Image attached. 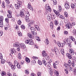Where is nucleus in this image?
I'll return each instance as SVG.
<instances>
[{"instance_id":"f8f14e48","label":"nucleus","mask_w":76,"mask_h":76,"mask_svg":"<svg viewBox=\"0 0 76 76\" xmlns=\"http://www.w3.org/2000/svg\"><path fill=\"white\" fill-rule=\"evenodd\" d=\"M28 8L29 9L31 10H33V8H32V7L31 6V3H29L28 5Z\"/></svg>"},{"instance_id":"603ef678","label":"nucleus","mask_w":76,"mask_h":76,"mask_svg":"<svg viewBox=\"0 0 76 76\" xmlns=\"http://www.w3.org/2000/svg\"><path fill=\"white\" fill-rule=\"evenodd\" d=\"M53 67L55 69H57V66H56V64L55 63H53Z\"/></svg>"},{"instance_id":"a18cd8bd","label":"nucleus","mask_w":76,"mask_h":76,"mask_svg":"<svg viewBox=\"0 0 76 76\" xmlns=\"http://www.w3.org/2000/svg\"><path fill=\"white\" fill-rule=\"evenodd\" d=\"M27 35H28V36L29 37H30V38H32V34H31L30 33H28Z\"/></svg>"},{"instance_id":"0eeeda50","label":"nucleus","mask_w":76,"mask_h":76,"mask_svg":"<svg viewBox=\"0 0 76 76\" xmlns=\"http://www.w3.org/2000/svg\"><path fill=\"white\" fill-rule=\"evenodd\" d=\"M65 7L67 9H69L70 8V5H69V3L66 2L65 3Z\"/></svg>"},{"instance_id":"e2e57ef3","label":"nucleus","mask_w":76,"mask_h":76,"mask_svg":"<svg viewBox=\"0 0 76 76\" xmlns=\"http://www.w3.org/2000/svg\"><path fill=\"white\" fill-rule=\"evenodd\" d=\"M5 20L6 22L7 23H9V18H6L5 19Z\"/></svg>"},{"instance_id":"c9c22d12","label":"nucleus","mask_w":76,"mask_h":76,"mask_svg":"<svg viewBox=\"0 0 76 76\" xmlns=\"http://www.w3.org/2000/svg\"><path fill=\"white\" fill-rule=\"evenodd\" d=\"M25 60L26 62H27V63H29V62H30L29 58H26Z\"/></svg>"},{"instance_id":"ea45409f","label":"nucleus","mask_w":76,"mask_h":76,"mask_svg":"<svg viewBox=\"0 0 76 76\" xmlns=\"http://www.w3.org/2000/svg\"><path fill=\"white\" fill-rule=\"evenodd\" d=\"M50 28H53V23L51 22L50 23Z\"/></svg>"},{"instance_id":"393cba45","label":"nucleus","mask_w":76,"mask_h":76,"mask_svg":"<svg viewBox=\"0 0 76 76\" xmlns=\"http://www.w3.org/2000/svg\"><path fill=\"white\" fill-rule=\"evenodd\" d=\"M45 41H46V42L45 43V44H46V45H48V44H49V43H50V42H48V40L47 38H46Z\"/></svg>"},{"instance_id":"864d4df0","label":"nucleus","mask_w":76,"mask_h":76,"mask_svg":"<svg viewBox=\"0 0 76 76\" xmlns=\"http://www.w3.org/2000/svg\"><path fill=\"white\" fill-rule=\"evenodd\" d=\"M18 25H21V23H22V22H21V21L18 20Z\"/></svg>"},{"instance_id":"6ab92c4d","label":"nucleus","mask_w":76,"mask_h":76,"mask_svg":"<svg viewBox=\"0 0 76 76\" xmlns=\"http://www.w3.org/2000/svg\"><path fill=\"white\" fill-rule=\"evenodd\" d=\"M71 6L72 9H74L76 7V4H71Z\"/></svg>"},{"instance_id":"79ce46f5","label":"nucleus","mask_w":76,"mask_h":76,"mask_svg":"<svg viewBox=\"0 0 76 76\" xmlns=\"http://www.w3.org/2000/svg\"><path fill=\"white\" fill-rule=\"evenodd\" d=\"M36 39L37 40L39 41H40V38H39V36H36Z\"/></svg>"},{"instance_id":"7ed1b4c3","label":"nucleus","mask_w":76,"mask_h":76,"mask_svg":"<svg viewBox=\"0 0 76 76\" xmlns=\"http://www.w3.org/2000/svg\"><path fill=\"white\" fill-rule=\"evenodd\" d=\"M26 44H28L29 45H33L34 44V42L32 41V40L31 39H29V40H26L25 41Z\"/></svg>"},{"instance_id":"cd10ccee","label":"nucleus","mask_w":76,"mask_h":76,"mask_svg":"<svg viewBox=\"0 0 76 76\" xmlns=\"http://www.w3.org/2000/svg\"><path fill=\"white\" fill-rule=\"evenodd\" d=\"M60 51L61 54H62V55H64V49H62Z\"/></svg>"},{"instance_id":"de8ad7c7","label":"nucleus","mask_w":76,"mask_h":76,"mask_svg":"<svg viewBox=\"0 0 76 76\" xmlns=\"http://www.w3.org/2000/svg\"><path fill=\"white\" fill-rule=\"evenodd\" d=\"M38 63L40 65H42V61L40 60H38Z\"/></svg>"},{"instance_id":"e433bc0d","label":"nucleus","mask_w":76,"mask_h":76,"mask_svg":"<svg viewBox=\"0 0 76 76\" xmlns=\"http://www.w3.org/2000/svg\"><path fill=\"white\" fill-rule=\"evenodd\" d=\"M1 76H4V75H5L6 74V73L5 72H4V71L2 72V73H1Z\"/></svg>"},{"instance_id":"0e129e2a","label":"nucleus","mask_w":76,"mask_h":76,"mask_svg":"<svg viewBox=\"0 0 76 76\" xmlns=\"http://www.w3.org/2000/svg\"><path fill=\"white\" fill-rule=\"evenodd\" d=\"M31 25H32V23H28V28H29L30 27H31Z\"/></svg>"},{"instance_id":"c03bdc74","label":"nucleus","mask_w":76,"mask_h":76,"mask_svg":"<svg viewBox=\"0 0 76 76\" xmlns=\"http://www.w3.org/2000/svg\"><path fill=\"white\" fill-rule=\"evenodd\" d=\"M68 40L67 39H65L64 40V44H66V43H67V42H68Z\"/></svg>"},{"instance_id":"f704fd0d","label":"nucleus","mask_w":76,"mask_h":76,"mask_svg":"<svg viewBox=\"0 0 76 76\" xmlns=\"http://www.w3.org/2000/svg\"><path fill=\"white\" fill-rule=\"evenodd\" d=\"M5 61H5V59H1V64H4V63H5Z\"/></svg>"},{"instance_id":"5fc2aeb1","label":"nucleus","mask_w":76,"mask_h":76,"mask_svg":"<svg viewBox=\"0 0 76 76\" xmlns=\"http://www.w3.org/2000/svg\"><path fill=\"white\" fill-rule=\"evenodd\" d=\"M31 63H32V64H35V63H36V61L35 60H34L31 61Z\"/></svg>"},{"instance_id":"dca6fc26","label":"nucleus","mask_w":76,"mask_h":76,"mask_svg":"<svg viewBox=\"0 0 76 76\" xmlns=\"http://www.w3.org/2000/svg\"><path fill=\"white\" fill-rule=\"evenodd\" d=\"M34 27H35V28L36 29V30L37 31H39L40 30V28H39V27L38 26L35 25L34 26Z\"/></svg>"},{"instance_id":"5701e85b","label":"nucleus","mask_w":76,"mask_h":76,"mask_svg":"<svg viewBox=\"0 0 76 76\" xmlns=\"http://www.w3.org/2000/svg\"><path fill=\"white\" fill-rule=\"evenodd\" d=\"M18 35L19 36V37H21L22 36V34L21 33V32L18 31Z\"/></svg>"},{"instance_id":"338daca9","label":"nucleus","mask_w":76,"mask_h":76,"mask_svg":"<svg viewBox=\"0 0 76 76\" xmlns=\"http://www.w3.org/2000/svg\"><path fill=\"white\" fill-rule=\"evenodd\" d=\"M31 76H36V75L35 74L31 73L30 74Z\"/></svg>"},{"instance_id":"bb28decb","label":"nucleus","mask_w":76,"mask_h":76,"mask_svg":"<svg viewBox=\"0 0 76 76\" xmlns=\"http://www.w3.org/2000/svg\"><path fill=\"white\" fill-rule=\"evenodd\" d=\"M18 62L16 60H15L14 61V66H16L17 65H18Z\"/></svg>"},{"instance_id":"1a4fd4ad","label":"nucleus","mask_w":76,"mask_h":76,"mask_svg":"<svg viewBox=\"0 0 76 76\" xmlns=\"http://www.w3.org/2000/svg\"><path fill=\"white\" fill-rule=\"evenodd\" d=\"M55 49V53L56 54H60V52H59V50L58 49H57V47H55L54 48Z\"/></svg>"},{"instance_id":"aec40b11","label":"nucleus","mask_w":76,"mask_h":76,"mask_svg":"<svg viewBox=\"0 0 76 76\" xmlns=\"http://www.w3.org/2000/svg\"><path fill=\"white\" fill-rule=\"evenodd\" d=\"M18 59L20 60H21V59H22V56H21V54H20V53H19L18 54Z\"/></svg>"},{"instance_id":"052dcab7","label":"nucleus","mask_w":76,"mask_h":76,"mask_svg":"<svg viewBox=\"0 0 76 76\" xmlns=\"http://www.w3.org/2000/svg\"><path fill=\"white\" fill-rule=\"evenodd\" d=\"M57 15V16L58 17H59V18H61V15L60 14V12H59V13H58V14L56 15Z\"/></svg>"},{"instance_id":"b1692460","label":"nucleus","mask_w":76,"mask_h":76,"mask_svg":"<svg viewBox=\"0 0 76 76\" xmlns=\"http://www.w3.org/2000/svg\"><path fill=\"white\" fill-rule=\"evenodd\" d=\"M30 28L31 32H34V31H35V28L33 27H31V28Z\"/></svg>"},{"instance_id":"3c124183","label":"nucleus","mask_w":76,"mask_h":76,"mask_svg":"<svg viewBox=\"0 0 76 76\" xmlns=\"http://www.w3.org/2000/svg\"><path fill=\"white\" fill-rule=\"evenodd\" d=\"M48 67L49 69H51V65L50 64L48 65Z\"/></svg>"},{"instance_id":"6e6d98bb","label":"nucleus","mask_w":76,"mask_h":76,"mask_svg":"<svg viewBox=\"0 0 76 76\" xmlns=\"http://www.w3.org/2000/svg\"><path fill=\"white\" fill-rule=\"evenodd\" d=\"M68 66H70L71 65V61L70 60H69L68 63Z\"/></svg>"},{"instance_id":"2eb2a0df","label":"nucleus","mask_w":76,"mask_h":76,"mask_svg":"<svg viewBox=\"0 0 76 76\" xmlns=\"http://www.w3.org/2000/svg\"><path fill=\"white\" fill-rule=\"evenodd\" d=\"M66 28L67 29H69L71 28V26H72L71 24H66Z\"/></svg>"},{"instance_id":"a878e982","label":"nucleus","mask_w":76,"mask_h":76,"mask_svg":"<svg viewBox=\"0 0 76 76\" xmlns=\"http://www.w3.org/2000/svg\"><path fill=\"white\" fill-rule=\"evenodd\" d=\"M45 7H46V8H47V9H48V10L49 9H51V8H50V6H49V5L48 4H46L45 5Z\"/></svg>"},{"instance_id":"412c9836","label":"nucleus","mask_w":76,"mask_h":76,"mask_svg":"<svg viewBox=\"0 0 76 76\" xmlns=\"http://www.w3.org/2000/svg\"><path fill=\"white\" fill-rule=\"evenodd\" d=\"M42 56L43 57H45L46 56L47 54H46V53L45 51L43 50L42 53Z\"/></svg>"},{"instance_id":"20e7f679","label":"nucleus","mask_w":76,"mask_h":76,"mask_svg":"<svg viewBox=\"0 0 76 76\" xmlns=\"http://www.w3.org/2000/svg\"><path fill=\"white\" fill-rule=\"evenodd\" d=\"M0 27H3V16H0Z\"/></svg>"},{"instance_id":"69168bd1","label":"nucleus","mask_w":76,"mask_h":76,"mask_svg":"<svg viewBox=\"0 0 76 76\" xmlns=\"http://www.w3.org/2000/svg\"><path fill=\"white\" fill-rule=\"evenodd\" d=\"M5 1L8 4H9L10 3V2L9 0H5Z\"/></svg>"},{"instance_id":"49530a36","label":"nucleus","mask_w":76,"mask_h":76,"mask_svg":"<svg viewBox=\"0 0 76 76\" xmlns=\"http://www.w3.org/2000/svg\"><path fill=\"white\" fill-rule=\"evenodd\" d=\"M2 7L3 8H5V4H4V2H2Z\"/></svg>"},{"instance_id":"9b49d317","label":"nucleus","mask_w":76,"mask_h":76,"mask_svg":"<svg viewBox=\"0 0 76 76\" xmlns=\"http://www.w3.org/2000/svg\"><path fill=\"white\" fill-rule=\"evenodd\" d=\"M69 53H70L72 55H73L75 54V52H74V50L72 49H69Z\"/></svg>"},{"instance_id":"58836bf2","label":"nucleus","mask_w":76,"mask_h":76,"mask_svg":"<svg viewBox=\"0 0 76 76\" xmlns=\"http://www.w3.org/2000/svg\"><path fill=\"white\" fill-rule=\"evenodd\" d=\"M55 24L56 25H57L58 24V20H56L55 21Z\"/></svg>"},{"instance_id":"13d9d810","label":"nucleus","mask_w":76,"mask_h":76,"mask_svg":"<svg viewBox=\"0 0 76 76\" xmlns=\"http://www.w3.org/2000/svg\"><path fill=\"white\" fill-rule=\"evenodd\" d=\"M51 1H53V3L54 4L56 5L57 4V2H56V1L55 0H51Z\"/></svg>"},{"instance_id":"a19ab883","label":"nucleus","mask_w":76,"mask_h":76,"mask_svg":"<svg viewBox=\"0 0 76 76\" xmlns=\"http://www.w3.org/2000/svg\"><path fill=\"white\" fill-rule=\"evenodd\" d=\"M71 38L72 39V41H73L74 42H75V41H76L75 39V38H74V37L72 36H71Z\"/></svg>"},{"instance_id":"423d86ee","label":"nucleus","mask_w":76,"mask_h":76,"mask_svg":"<svg viewBox=\"0 0 76 76\" xmlns=\"http://www.w3.org/2000/svg\"><path fill=\"white\" fill-rule=\"evenodd\" d=\"M51 19H52V15H51V14H49L48 15L47 19L49 21H51Z\"/></svg>"},{"instance_id":"7c9ffc66","label":"nucleus","mask_w":76,"mask_h":76,"mask_svg":"<svg viewBox=\"0 0 76 76\" xmlns=\"http://www.w3.org/2000/svg\"><path fill=\"white\" fill-rule=\"evenodd\" d=\"M53 11L54 12L56 15L58 14V13L59 12V11H57L53 9Z\"/></svg>"},{"instance_id":"c85d7f7f","label":"nucleus","mask_w":76,"mask_h":76,"mask_svg":"<svg viewBox=\"0 0 76 76\" xmlns=\"http://www.w3.org/2000/svg\"><path fill=\"white\" fill-rule=\"evenodd\" d=\"M60 51L61 54H62V55H64V49H62Z\"/></svg>"},{"instance_id":"f03ea898","label":"nucleus","mask_w":76,"mask_h":76,"mask_svg":"<svg viewBox=\"0 0 76 76\" xmlns=\"http://www.w3.org/2000/svg\"><path fill=\"white\" fill-rule=\"evenodd\" d=\"M20 45L19 43L16 42L13 45L14 47H17V50L18 51H20V47L19 46Z\"/></svg>"},{"instance_id":"39448f33","label":"nucleus","mask_w":76,"mask_h":76,"mask_svg":"<svg viewBox=\"0 0 76 76\" xmlns=\"http://www.w3.org/2000/svg\"><path fill=\"white\" fill-rule=\"evenodd\" d=\"M15 8L16 9H19L20 7L22 6V2H18L17 4H15Z\"/></svg>"},{"instance_id":"09e8293b","label":"nucleus","mask_w":76,"mask_h":76,"mask_svg":"<svg viewBox=\"0 0 76 76\" xmlns=\"http://www.w3.org/2000/svg\"><path fill=\"white\" fill-rule=\"evenodd\" d=\"M21 28L23 29H24L25 28V26L24 25H22L21 26Z\"/></svg>"},{"instance_id":"a211bd4d","label":"nucleus","mask_w":76,"mask_h":76,"mask_svg":"<svg viewBox=\"0 0 76 76\" xmlns=\"http://www.w3.org/2000/svg\"><path fill=\"white\" fill-rule=\"evenodd\" d=\"M11 51V53L12 54H13V53H16V50L14 49H12L10 50Z\"/></svg>"},{"instance_id":"4be33fe9","label":"nucleus","mask_w":76,"mask_h":76,"mask_svg":"<svg viewBox=\"0 0 76 76\" xmlns=\"http://www.w3.org/2000/svg\"><path fill=\"white\" fill-rule=\"evenodd\" d=\"M10 66L11 67L12 69L13 70H15V68H16V67H15V65L14 66L12 65H10Z\"/></svg>"},{"instance_id":"2f4dec72","label":"nucleus","mask_w":76,"mask_h":76,"mask_svg":"<svg viewBox=\"0 0 76 76\" xmlns=\"http://www.w3.org/2000/svg\"><path fill=\"white\" fill-rule=\"evenodd\" d=\"M17 66L18 69H21V65L19 64H18L16 66Z\"/></svg>"},{"instance_id":"4d7b16f0","label":"nucleus","mask_w":76,"mask_h":76,"mask_svg":"<svg viewBox=\"0 0 76 76\" xmlns=\"http://www.w3.org/2000/svg\"><path fill=\"white\" fill-rule=\"evenodd\" d=\"M32 58L33 60H37L38 58L36 56H33L32 57Z\"/></svg>"},{"instance_id":"c756f323","label":"nucleus","mask_w":76,"mask_h":76,"mask_svg":"<svg viewBox=\"0 0 76 76\" xmlns=\"http://www.w3.org/2000/svg\"><path fill=\"white\" fill-rule=\"evenodd\" d=\"M69 71H70V72H72V71H73V68L72 67H69Z\"/></svg>"},{"instance_id":"8fccbe9b","label":"nucleus","mask_w":76,"mask_h":76,"mask_svg":"<svg viewBox=\"0 0 76 76\" xmlns=\"http://www.w3.org/2000/svg\"><path fill=\"white\" fill-rule=\"evenodd\" d=\"M65 72L66 73V74H68L69 73V71H68V69H65Z\"/></svg>"},{"instance_id":"4c0bfd02","label":"nucleus","mask_w":76,"mask_h":76,"mask_svg":"<svg viewBox=\"0 0 76 76\" xmlns=\"http://www.w3.org/2000/svg\"><path fill=\"white\" fill-rule=\"evenodd\" d=\"M64 15L66 18H67V17H68V14L67 12H65L64 13Z\"/></svg>"},{"instance_id":"bf43d9fd","label":"nucleus","mask_w":76,"mask_h":76,"mask_svg":"<svg viewBox=\"0 0 76 76\" xmlns=\"http://www.w3.org/2000/svg\"><path fill=\"white\" fill-rule=\"evenodd\" d=\"M37 76H41V73L39 72H38Z\"/></svg>"},{"instance_id":"774afa93","label":"nucleus","mask_w":76,"mask_h":76,"mask_svg":"<svg viewBox=\"0 0 76 76\" xmlns=\"http://www.w3.org/2000/svg\"><path fill=\"white\" fill-rule=\"evenodd\" d=\"M7 74L8 76H12V74L10 72H7Z\"/></svg>"},{"instance_id":"9d476101","label":"nucleus","mask_w":76,"mask_h":76,"mask_svg":"<svg viewBox=\"0 0 76 76\" xmlns=\"http://www.w3.org/2000/svg\"><path fill=\"white\" fill-rule=\"evenodd\" d=\"M20 15L22 18H24L25 17V14H24V12L21 11L20 13Z\"/></svg>"},{"instance_id":"473e14b6","label":"nucleus","mask_w":76,"mask_h":76,"mask_svg":"<svg viewBox=\"0 0 76 76\" xmlns=\"http://www.w3.org/2000/svg\"><path fill=\"white\" fill-rule=\"evenodd\" d=\"M64 45V43H60V45H59V47H63V46Z\"/></svg>"},{"instance_id":"f257e3e1","label":"nucleus","mask_w":76,"mask_h":76,"mask_svg":"<svg viewBox=\"0 0 76 76\" xmlns=\"http://www.w3.org/2000/svg\"><path fill=\"white\" fill-rule=\"evenodd\" d=\"M25 14L26 16H25V19L27 22H30V20L29 18V16H30V15L29 13V12L28 11H26Z\"/></svg>"},{"instance_id":"f3484780","label":"nucleus","mask_w":76,"mask_h":76,"mask_svg":"<svg viewBox=\"0 0 76 76\" xmlns=\"http://www.w3.org/2000/svg\"><path fill=\"white\" fill-rule=\"evenodd\" d=\"M45 59L44 58H43L42 60V62L46 66L47 65V64H48V63H47V62L45 61L44 60Z\"/></svg>"},{"instance_id":"4468645a","label":"nucleus","mask_w":76,"mask_h":76,"mask_svg":"<svg viewBox=\"0 0 76 76\" xmlns=\"http://www.w3.org/2000/svg\"><path fill=\"white\" fill-rule=\"evenodd\" d=\"M51 10V9H46V12L45 13V15H47L48 13L49 12H50Z\"/></svg>"},{"instance_id":"680f3d73","label":"nucleus","mask_w":76,"mask_h":76,"mask_svg":"<svg viewBox=\"0 0 76 76\" xmlns=\"http://www.w3.org/2000/svg\"><path fill=\"white\" fill-rule=\"evenodd\" d=\"M62 10L61 9V6L59 7V12H61Z\"/></svg>"},{"instance_id":"37998d69","label":"nucleus","mask_w":76,"mask_h":76,"mask_svg":"<svg viewBox=\"0 0 76 76\" xmlns=\"http://www.w3.org/2000/svg\"><path fill=\"white\" fill-rule=\"evenodd\" d=\"M73 33L74 35H76V30H74L73 31Z\"/></svg>"},{"instance_id":"72a5a7b5","label":"nucleus","mask_w":76,"mask_h":76,"mask_svg":"<svg viewBox=\"0 0 76 76\" xmlns=\"http://www.w3.org/2000/svg\"><path fill=\"white\" fill-rule=\"evenodd\" d=\"M72 66L73 67H75V65H76V64H75V62L72 61Z\"/></svg>"},{"instance_id":"6e6552de","label":"nucleus","mask_w":76,"mask_h":76,"mask_svg":"<svg viewBox=\"0 0 76 76\" xmlns=\"http://www.w3.org/2000/svg\"><path fill=\"white\" fill-rule=\"evenodd\" d=\"M20 47L22 49H25L26 48V46H25L24 44L21 43L20 44Z\"/></svg>"},{"instance_id":"ddd939ff","label":"nucleus","mask_w":76,"mask_h":76,"mask_svg":"<svg viewBox=\"0 0 76 76\" xmlns=\"http://www.w3.org/2000/svg\"><path fill=\"white\" fill-rule=\"evenodd\" d=\"M67 57H68L69 59H72V55H71L70 54L68 53L66 54Z\"/></svg>"}]
</instances>
